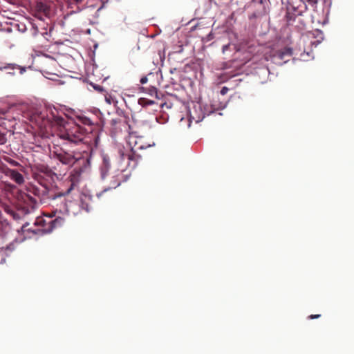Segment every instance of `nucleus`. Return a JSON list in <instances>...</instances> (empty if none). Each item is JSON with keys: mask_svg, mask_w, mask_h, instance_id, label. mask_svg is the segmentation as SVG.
<instances>
[{"mask_svg": "<svg viewBox=\"0 0 354 354\" xmlns=\"http://www.w3.org/2000/svg\"><path fill=\"white\" fill-rule=\"evenodd\" d=\"M25 113L30 122L28 127L32 129V134L38 133L48 137V135H53V129L57 127L59 137L66 143L77 144L84 139L82 128L75 124H66L54 106L46 105L44 111L39 112L36 103L28 104L24 102V114Z\"/></svg>", "mask_w": 354, "mask_h": 354, "instance_id": "obj_1", "label": "nucleus"}, {"mask_svg": "<svg viewBox=\"0 0 354 354\" xmlns=\"http://www.w3.org/2000/svg\"><path fill=\"white\" fill-rule=\"evenodd\" d=\"M65 219L57 216L54 220L50 221L46 223L42 218L37 216L35 220V228L25 229L28 225V223H24V241L28 238H32L36 235H42L44 234L51 232L55 228L62 226L64 223Z\"/></svg>", "mask_w": 354, "mask_h": 354, "instance_id": "obj_2", "label": "nucleus"}, {"mask_svg": "<svg viewBox=\"0 0 354 354\" xmlns=\"http://www.w3.org/2000/svg\"><path fill=\"white\" fill-rule=\"evenodd\" d=\"M92 195L88 193H82L77 201H68L65 203V212L67 214L76 216L82 211L89 212L91 209V203Z\"/></svg>", "mask_w": 354, "mask_h": 354, "instance_id": "obj_3", "label": "nucleus"}, {"mask_svg": "<svg viewBox=\"0 0 354 354\" xmlns=\"http://www.w3.org/2000/svg\"><path fill=\"white\" fill-rule=\"evenodd\" d=\"M194 112H190L189 115V123L188 124L190 127V123L192 121L198 123L202 121L206 115H209L214 113L215 109L213 107H208L207 105L203 106L200 103H197L194 105Z\"/></svg>", "mask_w": 354, "mask_h": 354, "instance_id": "obj_4", "label": "nucleus"}, {"mask_svg": "<svg viewBox=\"0 0 354 354\" xmlns=\"http://www.w3.org/2000/svg\"><path fill=\"white\" fill-rule=\"evenodd\" d=\"M292 54L290 48H286L283 51H279L270 56V58L266 57V60H270L276 65H283L288 62V59Z\"/></svg>", "mask_w": 354, "mask_h": 354, "instance_id": "obj_5", "label": "nucleus"}, {"mask_svg": "<svg viewBox=\"0 0 354 354\" xmlns=\"http://www.w3.org/2000/svg\"><path fill=\"white\" fill-rule=\"evenodd\" d=\"M123 177L122 173L120 170L115 171L112 173L110 185L103 189L101 192L96 194L97 198H100L103 193L108 192L111 189H115L121 184V178Z\"/></svg>", "mask_w": 354, "mask_h": 354, "instance_id": "obj_6", "label": "nucleus"}, {"mask_svg": "<svg viewBox=\"0 0 354 354\" xmlns=\"http://www.w3.org/2000/svg\"><path fill=\"white\" fill-rule=\"evenodd\" d=\"M80 158V154L75 152H62L57 154V159L64 165H73Z\"/></svg>", "mask_w": 354, "mask_h": 354, "instance_id": "obj_7", "label": "nucleus"}, {"mask_svg": "<svg viewBox=\"0 0 354 354\" xmlns=\"http://www.w3.org/2000/svg\"><path fill=\"white\" fill-rule=\"evenodd\" d=\"M306 5H304L302 8L299 7H295L293 5H289L287 7V19L288 21L290 22V21L294 19V17L296 16L301 15L304 9H306Z\"/></svg>", "mask_w": 354, "mask_h": 354, "instance_id": "obj_8", "label": "nucleus"}, {"mask_svg": "<svg viewBox=\"0 0 354 354\" xmlns=\"http://www.w3.org/2000/svg\"><path fill=\"white\" fill-rule=\"evenodd\" d=\"M110 168V159L107 155L104 154L102 156V163L100 166V175L102 180H104L108 176Z\"/></svg>", "mask_w": 354, "mask_h": 354, "instance_id": "obj_9", "label": "nucleus"}, {"mask_svg": "<svg viewBox=\"0 0 354 354\" xmlns=\"http://www.w3.org/2000/svg\"><path fill=\"white\" fill-rule=\"evenodd\" d=\"M10 177L12 180H14L16 183L21 184L22 183V175L19 172L12 170L10 171Z\"/></svg>", "mask_w": 354, "mask_h": 354, "instance_id": "obj_10", "label": "nucleus"}, {"mask_svg": "<svg viewBox=\"0 0 354 354\" xmlns=\"http://www.w3.org/2000/svg\"><path fill=\"white\" fill-rule=\"evenodd\" d=\"M316 32V37L317 38V40L315 41H312L311 42V44L312 45H314L315 46H318L321 42L324 39V35H323V32L320 30H317L315 31Z\"/></svg>", "mask_w": 354, "mask_h": 354, "instance_id": "obj_11", "label": "nucleus"}, {"mask_svg": "<svg viewBox=\"0 0 354 354\" xmlns=\"http://www.w3.org/2000/svg\"><path fill=\"white\" fill-rule=\"evenodd\" d=\"M17 69V71H19V73H22V67L21 66H19V65H15V64H7V65H5L3 66H0V70H3V69Z\"/></svg>", "mask_w": 354, "mask_h": 354, "instance_id": "obj_12", "label": "nucleus"}, {"mask_svg": "<svg viewBox=\"0 0 354 354\" xmlns=\"http://www.w3.org/2000/svg\"><path fill=\"white\" fill-rule=\"evenodd\" d=\"M154 145H155V143L153 142L152 145H149L147 146H144L142 145H138L137 143V142L135 141V145H134V147H132V150L134 151H136L138 150L144 149H146L147 147H151V146H154Z\"/></svg>", "mask_w": 354, "mask_h": 354, "instance_id": "obj_13", "label": "nucleus"}, {"mask_svg": "<svg viewBox=\"0 0 354 354\" xmlns=\"http://www.w3.org/2000/svg\"><path fill=\"white\" fill-rule=\"evenodd\" d=\"M10 25H11L10 28H8V31H17V32H20L21 30H20V25L19 23L14 21V22L11 23Z\"/></svg>", "mask_w": 354, "mask_h": 354, "instance_id": "obj_14", "label": "nucleus"}, {"mask_svg": "<svg viewBox=\"0 0 354 354\" xmlns=\"http://www.w3.org/2000/svg\"><path fill=\"white\" fill-rule=\"evenodd\" d=\"M80 120H81L82 122L85 125L90 126V125L93 124V122L91 120L90 118H88L87 117H85V116L81 117Z\"/></svg>", "mask_w": 354, "mask_h": 354, "instance_id": "obj_15", "label": "nucleus"}, {"mask_svg": "<svg viewBox=\"0 0 354 354\" xmlns=\"http://www.w3.org/2000/svg\"><path fill=\"white\" fill-rule=\"evenodd\" d=\"M301 59L304 60V61H308L309 59H313V57H311L310 55V53H304L303 54L301 55Z\"/></svg>", "mask_w": 354, "mask_h": 354, "instance_id": "obj_16", "label": "nucleus"}, {"mask_svg": "<svg viewBox=\"0 0 354 354\" xmlns=\"http://www.w3.org/2000/svg\"><path fill=\"white\" fill-rule=\"evenodd\" d=\"M91 85L97 91L102 92L104 91L103 87L100 86V85H97V84H91Z\"/></svg>", "mask_w": 354, "mask_h": 354, "instance_id": "obj_17", "label": "nucleus"}, {"mask_svg": "<svg viewBox=\"0 0 354 354\" xmlns=\"http://www.w3.org/2000/svg\"><path fill=\"white\" fill-rule=\"evenodd\" d=\"M6 139L4 133H0V145L3 144Z\"/></svg>", "mask_w": 354, "mask_h": 354, "instance_id": "obj_18", "label": "nucleus"}, {"mask_svg": "<svg viewBox=\"0 0 354 354\" xmlns=\"http://www.w3.org/2000/svg\"><path fill=\"white\" fill-rule=\"evenodd\" d=\"M227 91H228V88L227 87L224 86L221 90V94L224 95L227 93Z\"/></svg>", "mask_w": 354, "mask_h": 354, "instance_id": "obj_19", "label": "nucleus"}, {"mask_svg": "<svg viewBox=\"0 0 354 354\" xmlns=\"http://www.w3.org/2000/svg\"><path fill=\"white\" fill-rule=\"evenodd\" d=\"M229 46H230V45H229V44L224 45V46H223L222 50H223V53H225L228 50Z\"/></svg>", "mask_w": 354, "mask_h": 354, "instance_id": "obj_20", "label": "nucleus"}, {"mask_svg": "<svg viewBox=\"0 0 354 354\" xmlns=\"http://www.w3.org/2000/svg\"><path fill=\"white\" fill-rule=\"evenodd\" d=\"M147 78L146 77H142V78L140 79V83H141L142 84H146V83H147Z\"/></svg>", "mask_w": 354, "mask_h": 354, "instance_id": "obj_21", "label": "nucleus"}, {"mask_svg": "<svg viewBox=\"0 0 354 354\" xmlns=\"http://www.w3.org/2000/svg\"><path fill=\"white\" fill-rule=\"evenodd\" d=\"M154 102L153 100H147L145 102L146 105H151L153 104Z\"/></svg>", "mask_w": 354, "mask_h": 354, "instance_id": "obj_22", "label": "nucleus"}, {"mask_svg": "<svg viewBox=\"0 0 354 354\" xmlns=\"http://www.w3.org/2000/svg\"><path fill=\"white\" fill-rule=\"evenodd\" d=\"M307 1L311 5H315L317 3V0H307Z\"/></svg>", "mask_w": 354, "mask_h": 354, "instance_id": "obj_23", "label": "nucleus"}, {"mask_svg": "<svg viewBox=\"0 0 354 354\" xmlns=\"http://www.w3.org/2000/svg\"><path fill=\"white\" fill-rule=\"evenodd\" d=\"M320 317V315H311L309 318L313 319H316V318H318Z\"/></svg>", "mask_w": 354, "mask_h": 354, "instance_id": "obj_24", "label": "nucleus"}, {"mask_svg": "<svg viewBox=\"0 0 354 354\" xmlns=\"http://www.w3.org/2000/svg\"><path fill=\"white\" fill-rule=\"evenodd\" d=\"M23 212H24V214H29L30 212V211H26L25 207L24 206Z\"/></svg>", "mask_w": 354, "mask_h": 354, "instance_id": "obj_25", "label": "nucleus"}, {"mask_svg": "<svg viewBox=\"0 0 354 354\" xmlns=\"http://www.w3.org/2000/svg\"><path fill=\"white\" fill-rule=\"evenodd\" d=\"M26 131L28 133L30 131V130L28 128L26 129Z\"/></svg>", "mask_w": 354, "mask_h": 354, "instance_id": "obj_26", "label": "nucleus"}, {"mask_svg": "<svg viewBox=\"0 0 354 354\" xmlns=\"http://www.w3.org/2000/svg\"><path fill=\"white\" fill-rule=\"evenodd\" d=\"M265 71L270 73V71L268 68L266 69H265Z\"/></svg>", "mask_w": 354, "mask_h": 354, "instance_id": "obj_27", "label": "nucleus"}, {"mask_svg": "<svg viewBox=\"0 0 354 354\" xmlns=\"http://www.w3.org/2000/svg\"><path fill=\"white\" fill-rule=\"evenodd\" d=\"M156 120L158 122H158V118H156Z\"/></svg>", "mask_w": 354, "mask_h": 354, "instance_id": "obj_28", "label": "nucleus"}]
</instances>
